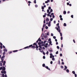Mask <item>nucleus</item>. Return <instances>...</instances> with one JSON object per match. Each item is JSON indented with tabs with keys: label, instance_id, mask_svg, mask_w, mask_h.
<instances>
[{
	"label": "nucleus",
	"instance_id": "obj_34",
	"mask_svg": "<svg viewBox=\"0 0 77 77\" xmlns=\"http://www.w3.org/2000/svg\"><path fill=\"white\" fill-rule=\"evenodd\" d=\"M2 69H3V68L2 67H1L0 68V70H2Z\"/></svg>",
	"mask_w": 77,
	"mask_h": 77
},
{
	"label": "nucleus",
	"instance_id": "obj_15",
	"mask_svg": "<svg viewBox=\"0 0 77 77\" xmlns=\"http://www.w3.org/2000/svg\"><path fill=\"white\" fill-rule=\"evenodd\" d=\"M72 73H73V74H75V71H72Z\"/></svg>",
	"mask_w": 77,
	"mask_h": 77
},
{
	"label": "nucleus",
	"instance_id": "obj_56",
	"mask_svg": "<svg viewBox=\"0 0 77 77\" xmlns=\"http://www.w3.org/2000/svg\"><path fill=\"white\" fill-rule=\"evenodd\" d=\"M71 17L72 18H73V15H71Z\"/></svg>",
	"mask_w": 77,
	"mask_h": 77
},
{
	"label": "nucleus",
	"instance_id": "obj_47",
	"mask_svg": "<svg viewBox=\"0 0 77 77\" xmlns=\"http://www.w3.org/2000/svg\"><path fill=\"white\" fill-rule=\"evenodd\" d=\"M0 48H1L2 49V48H3V46H0Z\"/></svg>",
	"mask_w": 77,
	"mask_h": 77
},
{
	"label": "nucleus",
	"instance_id": "obj_30",
	"mask_svg": "<svg viewBox=\"0 0 77 77\" xmlns=\"http://www.w3.org/2000/svg\"><path fill=\"white\" fill-rule=\"evenodd\" d=\"M50 20L51 21H53V18H51Z\"/></svg>",
	"mask_w": 77,
	"mask_h": 77
},
{
	"label": "nucleus",
	"instance_id": "obj_28",
	"mask_svg": "<svg viewBox=\"0 0 77 77\" xmlns=\"http://www.w3.org/2000/svg\"><path fill=\"white\" fill-rule=\"evenodd\" d=\"M50 10L49 9H48L47 10V13H48L49 12Z\"/></svg>",
	"mask_w": 77,
	"mask_h": 77
},
{
	"label": "nucleus",
	"instance_id": "obj_61",
	"mask_svg": "<svg viewBox=\"0 0 77 77\" xmlns=\"http://www.w3.org/2000/svg\"><path fill=\"white\" fill-rule=\"evenodd\" d=\"M46 54H48V51H47L46 53Z\"/></svg>",
	"mask_w": 77,
	"mask_h": 77
},
{
	"label": "nucleus",
	"instance_id": "obj_36",
	"mask_svg": "<svg viewBox=\"0 0 77 77\" xmlns=\"http://www.w3.org/2000/svg\"><path fill=\"white\" fill-rule=\"evenodd\" d=\"M32 47V45H29L28 48H29V47Z\"/></svg>",
	"mask_w": 77,
	"mask_h": 77
},
{
	"label": "nucleus",
	"instance_id": "obj_2",
	"mask_svg": "<svg viewBox=\"0 0 77 77\" xmlns=\"http://www.w3.org/2000/svg\"><path fill=\"white\" fill-rule=\"evenodd\" d=\"M1 73H2V74H3V73H4V74H6V71L2 70Z\"/></svg>",
	"mask_w": 77,
	"mask_h": 77
},
{
	"label": "nucleus",
	"instance_id": "obj_13",
	"mask_svg": "<svg viewBox=\"0 0 77 77\" xmlns=\"http://www.w3.org/2000/svg\"><path fill=\"white\" fill-rule=\"evenodd\" d=\"M66 12L65 11H64L63 12V14H64V15H65V14H66Z\"/></svg>",
	"mask_w": 77,
	"mask_h": 77
},
{
	"label": "nucleus",
	"instance_id": "obj_5",
	"mask_svg": "<svg viewBox=\"0 0 77 77\" xmlns=\"http://www.w3.org/2000/svg\"><path fill=\"white\" fill-rule=\"evenodd\" d=\"M54 56H52V60H53L54 61L55 60V59H54Z\"/></svg>",
	"mask_w": 77,
	"mask_h": 77
},
{
	"label": "nucleus",
	"instance_id": "obj_59",
	"mask_svg": "<svg viewBox=\"0 0 77 77\" xmlns=\"http://www.w3.org/2000/svg\"><path fill=\"white\" fill-rule=\"evenodd\" d=\"M51 41V38H49V39H48V41L50 42Z\"/></svg>",
	"mask_w": 77,
	"mask_h": 77
},
{
	"label": "nucleus",
	"instance_id": "obj_22",
	"mask_svg": "<svg viewBox=\"0 0 77 77\" xmlns=\"http://www.w3.org/2000/svg\"><path fill=\"white\" fill-rule=\"evenodd\" d=\"M60 68H62V69H63V68H64V67H63V66H60Z\"/></svg>",
	"mask_w": 77,
	"mask_h": 77
},
{
	"label": "nucleus",
	"instance_id": "obj_27",
	"mask_svg": "<svg viewBox=\"0 0 77 77\" xmlns=\"http://www.w3.org/2000/svg\"><path fill=\"white\" fill-rule=\"evenodd\" d=\"M57 27H58V28H58V29L59 30V29L60 30V26H58Z\"/></svg>",
	"mask_w": 77,
	"mask_h": 77
},
{
	"label": "nucleus",
	"instance_id": "obj_3",
	"mask_svg": "<svg viewBox=\"0 0 77 77\" xmlns=\"http://www.w3.org/2000/svg\"><path fill=\"white\" fill-rule=\"evenodd\" d=\"M51 21H50L49 22V23H48V27H50V26H51Z\"/></svg>",
	"mask_w": 77,
	"mask_h": 77
},
{
	"label": "nucleus",
	"instance_id": "obj_11",
	"mask_svg": "<svg viewBox=\"0 0 77 77\" xmlns=\"http://www.w3.org/2000/svg\"><path fill=\"white\" fill-rule=\"evenodd\" d=\"M49 51H50V53H51L53 52V50L52 49L50 50Z\"/></svg>",
	"mask_w": 77,
	"mask_h": 77
},
{
	"label": "nucleus",
	"instance_id": "obj_24",
	"mask_svg": "<svg viewBox=\"0 0 77 77\" xmlns=\"http://www.w3.org/2000/svg\"><path fill=\"white\" fill-rule=\"evenodd\" d=\"M45 29H48V26H46L45 27Z\"/></svg>",
	"mask_w": 77,
	"mask_h": 77
},
{
	"label": "nucleus",
	"instance_id": "obj_49",
	"mask_svg": "<svg viewBox=\"0 0 77 77\" xmlns=\"http://www.w3.org/2000/svg\"><path fill=\"white\" fill-rule=\"evenodd\" d=\"M5 54H6V53L5 52H4L3 53V55H5Z\"/></svg>",
	"mask_w": 77,
	"mask_h": 77
},
{
	"label": "nucleus",
	"instance_id": "obj_51",
	"mask_svg": "<svg viewBox=\"0 0 77 77\" xmlns=\"http://www.w3.org/2000/svg\"><path fill=\"white\" fill-rule=\"evenodd\" d=\"M58 51H57V52L56 53V54H58Z\"/></svg>",
	"mask_w": 77,
	"mask_h": 77
},
{
	"label": "nucleus",
	"instance_id": "obj_6",
	"mask_svg": "<svg viewBox=\"0 0 77 77\" xmlns=\"http://www.w3.org/2000/svg\"><path fill=\"white\" fill-rule=\"evenodd\" d=\"M47 35L46 33L45 34V36H44V37L45 38H47Z\"/></svg>",
	"mask_w": 77,
	"mask_h": 77
},
{
	"label": "nucleus",
	"instance_id": "obj_41",
	"mask_svg": "<svg viewBox=\"0 0 77 77\" xmlns=\"http://www.w3.org/2000/svg\"><path fill=\"white\" fill-rule=\"evenodd\" d=\"M45 24H43V27H45Z\"/></svg>",
	"mask_w": 77,
	"mask_h": 77
},
{
	"label": "nucleus",
	"instance_id": "obj_14",
	"mask_svg": "<svg viewBox=\"0 0 77 77\" xmlns=\"http://www.w3.org/2000/svg\"><path fill=\"white\" fill-rule=\"evenodd\" d=\"M46 21H47V22L48 21H49V19H48V18H47V19L46 20Z\"/></svg>",
	"mask_w": 77,
	"mask_h": 77
},
{
	"label": "nucleus",
	"instance_id": "obj_17",
	"mask_svg": "<svg viewBox=\"0 0 77 77\" xmlns=\"http://www.w3.org/2000/svg\"><path fill=\"white\" fill-rule=\"evenodd\" d=\"M38 41H39V42H41V40L40 39V38H38Z\"/></svg>",
	"mask_w": 77,
	"mask_h": 77
},
{
	"label": "nucleus",
	"instance_id": "obj_50",
	"mask_svg": "<svg viewBox=\"0 0 77 77\" xmlns=\"http://www.w3.org/2000/svg\"><path fill=\"white\" fill-rule=\"evenodd\" d=\"M51 15H54V13H52L51 14Z\"/></svg>",
	"mask_w": 77,
	"mask_h": 77
},
{
	"label": "nucleus",
	"instance_id": "obj_37",
	"mask_svg": "<svg viewBox=\"0 0 77 77\" xmlns=\"http://www.w3.org/2000/svg\"><path fill=\"white\" fill-rule=\"evenodd\" d=\"M45 64H43V65H42V66H43V67H44L45 66Z\"/></svg>",
	"mask_w": 77,
	"mask_h": 77
},
{
	"label": "nucleus",
	"instance_id": "obj_26",
	"mask_svg": "<svg viewBox=\"0 0 77 77\" xmlns=\"http://www.w3.org/2000/svg\"><path fill=\"white\" fill-rule=\"evenodd\" d=\"M66 72H69V70L68 69H67L66 70Z\"/></svg>",
	"mask_w": 77,
	"mask_h": 77
},
{
	"label": "nucleus",
	"instance_id": "obj_7",
	"mask_svg": "<svg viewBox=\"0 0 77 77\" xmlns=\"http://www.w3.org/2000/svg\"><path fill=\"white\" fill-rule=\"evenodd\" d=\"M64 67L65 68L64 69V70H66L67 69V67L66 66H65Z\"/></svg>",
	"mask_w": 77,
	"mask_h": 77
},
{
	"label": "nucleus",
	"instance_id": "obj_57",
	"mask_svg": "<svg viewBox=\"0 0 77 77\" xmlns=\"http://www.w3.org/2000/svg\"><path fill=\"white\" fill-rule=\"evenodd\" d=\"M60 20H61V21H62V20H63V18H60Z\"/></svg>",
	"mask_w": 77,
	"mask_h": 77
},
{
	"label": "nucleus",
	"instance_id": "obj_53",
	"mask_svg": "<svg viewBox=\"0 0 77 77\" xmlns=\"http://www.w3.org/2000/svg\"><path fill=\"white\" fill-rule=\"evenodd\" d=\"M51 36H53V34L52 33H51Z\"/></svg>",
	"mask_w": 77,
	"mask_h": 77
},
{
	"label": "nucleus",
	"instance_id": "obj_20",
	"mask_svg": "<svg viewBox=\"0 0 77 77\" xmlns=\"http://www.w3.org/2000/svg\"><path fill=\"white\" fill-rule=\"evenodd\" d=\"M51 43H52V42H51V41H50L49 42V44H51V45H53L52 44H51Z\"/></svg>",
	"mask_w": 77,
	"mask_h": 77
},
{
	"label": "nucleus",
	"instance_id": "obj_19",
	"mask_svg": "<svg viewBox=\"0 0 77 77\" xmlns=\"http://www.w3.org/2000/svg\"><path fill=\"white\" fill-rule=\"evenodd\" d=\"M64 26H66V23H64L63 24Z\"/></svg>",
	"mask_w": 77,
	"mask_h": 77
},
{
	"label": "nucleus",
	"instance_id": "obj_46",
	"mask_svg": "<svg viewBox=\"0 0 77 77\" xmlns=\"http://www.w3.org/2000/svg\"><path fill=\"white\" fill-rule=\"evenodd\" d=\"M50 56H54V55H53V54L51 53V54H50Z\"/></svg>",
	"mask_w": 77,
	"mask_h": 77
},
{
	"label": "nucleus",
	"instance_id": "obj_35",
	"mask_svg": "<svg viewBox=\"0 0 77 77\" xmlns=\"http://www.w3.org/2000/svg\"><path fill=\"white\" fill-rule=\"evenodd\" d=\"M2 77H5V74H2Z\"/></svg>",
	"mask_w": 77,
	"mask_h": 77
},
{
	"label": "nucleus",
	"instance_id": "obj_32",
	"mask_svg": "<svg viewBox=\"0 0 77 77\" xmlns=\"http://www.w3.org/2000/svg\"><path fill=\"white\" fill-rule=\"evenodd\" d=\"M4 51H7L8 50H7V49H6L5 48L4 49Z\"/></svg>",
	"mask_w": 77,
	"mask_h": 77
},
{
	"label": "nucleus",
	"instance_id": "obj_12",
	"mask_svg": "<svg viewBox=\"0 0 77 77\" xmlns=\"http://www.w3.org/2000/svg\"><path fill=\"white\" fill-rule=\"evenodd\" d=\"M39 47L40 48H41V49L42 48V47L41 46V45H39Z\"/></svg>",
	"mask_w": 77,
	"mask_h": 77
},
{
	"label": "nucleus",
	"instance_id": "obj_25",
	"mask_svg": "<svg viewBox=\"0 0 77 77\" xmlns=\"http://www.w3.org/2000/svg\"><path fill=\"white\" fill-rule=\"evenodd\" d=\"M29 46H27L26 47H25L24 48H25V49H26V48H29Z\"/></svg>",
	"mask_w": 77,
	"mask_h": 77
},
{
	"label": "nucleus",
	"instance_id": "obj_42",
	"mask_svg": "<svg viewBox=\"0 0 77 77\" xmlns=\"http://www.w3.org/2000/svg\"><path fill=\"white\" fill-rule=\"evenodd\" d=\"M42 10L44 9V7H42Z\"/></svg>",
	"mask_w": 77,
	"mask_h": 77
},
{
	"label": "nucleus",
	"instance_id": "obj_63",
	"mask_svg": "<svg viewBox=\"0 0 77 77\" xmlns=\"http://www.w3.org/2000/svg\"><path fill=\"white\" fill-rule=\"evenodd\" d=\"M5 77H8V76H7V75L5 74Z\"/></svg>",
	"mask_w": 77,
	"mask_h": 77
},
{
	"label": "nucleus",
	"instance_id": "obj_64",
	"mask_svg": "<svg viewBox=\"0 0 77 77\" xmlns=\"http://www.w3.org/2000/svg\"><path fill=\"white\" fill-rule=\"evenodd\" d=\"M75 77H77V75L76 74H75Z\"/></svg>",
	"mask_w": 77,
	"mask_h": 77
},
{
	"label": "nucleus",
	"instance_id": "obj_8",
	"mask_svg": "<svg viewBox=\"0 0 77 77\" xmlns=\"http://www.w3.org/2000/svg\"><path fill=\"white\" fill-rule=\"evenodd\" d=\"M6 63V61H4L3 62V65H4V66H5V64Z\"/></svg>",
	"mask_w": 77,
	"mask_h": 77
},
{
	"label": "nucleus",
	"instance_id": "obj_4",
	"mask_svg": "<svg viewBox=\"0 0 77 77\" xmlns=\"http://www.w3.org/2000/svg\"><path fill=\"white\" fill-rule=\"evenodd\" d=\"M5 69H6V68H5V67L3 66L2 71H5Z\"/></svg>",
	"mask_w": 77,
	"mask_h": 77
},
{
	"label": "nucleus",
	"instance_id": "obj_55",
	"mask_svg": "<svg viewBox=\"0 0 77 77\" xmlns=\"http://www.w3.org/2000/svg\"><path fill=\"white\" fill-rule=\"evenodd\" d=\"M47 15L48 17H49V16H50V14H48Z\"/></svg>",
	"mask_w": 77,
	"mask_h": 77
},
{
	"label": "nucleus",
	"instance_id": "obj_48",
	"mask_svg": "<svg viewBox=\"0 0 77 77\" xmlns=\"http://www.w3.org/2000/svg\"><path fill=\"white\" fill-rule=\"evenodd\" d=\"M50 12H53V10L52 9H51Z\"/></svg>",
	"mask_w": 77,
	"mask_h": 77
},
{
	"label": "nucleus",
	"instance_id": "obj_39",
	"mask_svg": "<svg viewBox=\"0 0 77 77\" xmlns=\"http://www.w3.org/2000/svg\"><path fill=\"white\" fill-rule=\"evenodd\" d=\"M48 9H49V10H50V9H51V7H48Z\"/></svg>",
	"mask_w": 77,
	"mask_h": 77
},
{
	"label": "nucleus",
	"instance_id": "obj_21",
	"mask_svg": "<svg viewBox=\"0 0 77 77\" xmlns=\"http://www.w3.org/2000/svg\"><path fill=\"white\" fill-rule=\"evenodd\" d=\"M44 36V33L42 34L41 37H43Z\"/></svg>",
	"mask_w": 77,
	"mask_h": 77
},
{
	"label": "nucleus",
	"instance_id": "obj_16",
	"mask_svg": "<svg viewBox=\"0 0 77 77\" xmlns=\"http://www.w3.org/2000/svg\"><path fill=\"white\" fill-rule=\"evenodd\" d=\"M35 48H38V45H36V47Z\"/></svg>",
	"mask_w": 77,
	"mask_h": 77
},
{
	"label": "nucleus",
	"instance_id": "obj_62",
	"mask_svg": "<svg viewBox=\"0 0 77 77\" xmlns=\"http://www.w3.org/2000/svg\"><path fill=\"white\" fill-rule=\"evenodd\" d=\"M35 6L36 8H37V7H38V5H35Z\"/></svg>",
	"mask_w": 77,
	"mask_h": 77
},
{
	"label": "nucleus",
	"instance_id": "obj_10",
	"mask_svg": "<svg viewBox=\"0 0 77 77\" xmlns=\"http://www.w3.org/2000/svg\"><path fill=\"white\" fill-rule=\"evenodd\" d=\"M45 68H46V69H48V70H50V69L48 68V67L46 66L45 67Z\"/></svg>",
	"mask_w": 77,
	"mask_h": 77
},
{
	"label": "nucleus",
	"instance_id": "obj_23",
	"mask_svg": "<svg viewBox=\"0 0 77 77\" xmlns=\"http://www.w3.org/2000/svg\"><path fill=\"white\" fill-rule=\"evenodd\" d=\"M32 48H36V47H35V46H32Z\"/></svg>",
	"mask_w": 77,
	"mask_h": 77
},
{
	"label": "nucleus",
	"instance_id": "obj_33",
	"mask_svg": "<svg viewBox=\"0 0 77 77\" xmlns=\"http://www.w3.org/2000/svg\"><path fill=\"white\" fill-rule=\"evenodd\" d=\"M17 51H18V50H15L13 51V52H17Z\"/></svg>",
	"mask_w": 77,
	"mask_h": 77
},
{
	"label": "nucleus",
	"instance_id": "obj_40",
	"mask_svg": "<svg viewBox=\"0 0 77 77\" xmlns=\"http://www.w3.org/2000/svg\"><path fill=\"white\" fill-rule=\"evenodd\" d=\"M52 17H53V18H54V17H55L54 15H53L52 16Z\"/></svg>",
	"mask_w": 77,
	"mask_h": 77
},
{
	"label": "nucleus",
	"instance_id": "obj_52",
	"mask_svg": "<svg viewBox=\"0 0 77 77\" xmlns=\"http://www.w3.org/2000/svg\"><path fill=\"white\" fill-rule=\"evenodd\" d=\"M43 59H45V56H43Z\"/></svg>",
	"mask_w": 77,
	"mask_h": 77
},
{
	"label": "nucleus",
	"instance_id": "obj_31",
	"mask_svg": "<svg viewBox=\"0 0 77 77\" xmlns=\"http://www.w3.org/2000/svg\"><path fill=\"white\" fill-rule=\"evenodd\" d=\"M38 44L39 45H40L41 44V42H39L38 43Z\"/></svg>",
	"mask_w": 77,
	"mask_h": 77
},
{
	"label": "nucleus",
	"instance_id": "obj_38",
	"mask_svg": "<svg viewBox=\"0 0 77 77\" xmlns=\"http://www.w3.org/2000/svg\"><path fill=\"white\" fill-rule=\"evenodd\" d=\"M2 63H0V66H2Z\"/></svg>",
	"mask_w": 77,
	"mask_h": 77
},
{
	"label": "nucleus",
	"instance_id": "obj_43",
	"mask_svg": "<svg viewBox=\"0 0 77 77\" xmlns=\"http://www.w3.org/2000/svg\"><path fill=\"white\" fill-rule=\"evenodd\" d=\"M57 48L58 49H59V46H57Z\"/></svg>",
	"mask_w": 77,
	"mask_h": 77
},
{
	"label": "nucleus",
	"instance_id": "obj_9",
	"mask_svg": "<svg viewBox=\"0 0 77 77\" xmlns=\"http://www.w3.org/2000/svg\"><path fill=\"white\" fill-rule=\"evenodd\" d=\"M43 46H44L45 48H47V45H45V44H43Z\"/></svg>",
	"mask_w": 77,
	"mask_h": 77
},
{
	"label": "nucleus",
	"instance_id": "obj_29",
	"mask_svg": "<svg viewBox=\"0 0 77 77\" xmlns=\"http://www.w3.org/2000/svg\"><path fill=\"white\" fill-rule=\"evenodd\" d=\"M34 3H35V4L36 3V0H35L34 1Z\"/></svg>",
	"mask_w": 77,
	"mask_h": 77
},
{
	"label": "nucleus",
	"instance_id": "obj_45",
	"mask_svg": "<svg viewBox=\"0 0 77 77\" xmlns=\"http://www.w3.org/2000/svg\"><path fill=\"white\" fill-rule=\"evenodd\" d=\"M53 38L54 39H56V36H54L53 37Z\"/></svg>",
	"mask_w": 77,
	"mask_h": 77
},
{
	"label": "nucleus",
	"instance_id": "obj_18",
	"mask_svg": "<svg viewBox=\"0 0 77 77\" xmlns=\"http://www.w3.org/2000/svg\"><path fill=\"white\" fill-rule=\"evenodd\" d=\"M1 60H2L1 62H2V63H3L4 60H3V59H1Z\"/></svg>",
	"mask_w": 77,
	"mask_h": 77
},
{
	"label": "nucleus",
	"instance_id": "obj_44",
	"mask_svg": "<svg viewBox=\"0 0 77 77\" xmlns=\"http://www.w3.org/2000/svg\"><path fill=\"white\" fill-rule=\"evenodd\" d=\"M33 45H36V43H34L33 44Z\"/></svg>",
	"mask_w": 77,
	"mask_h": 77
},
{
	"label": "nucleus",
	"instance_id": "obj_1",
	"mask_svg": "<svg viewBox=\"0 0 77 77\" xmlns=\"http://www.w3.org/2000/svg\"><path fill=\"white\" fill-rule=\"evenodd\" d=\"M57 30L60 33V36H62V33L60 32V29H59L58 28H57Z\"/></svg>",
	"mask_w": 77,
	"mask_h": 77
},
{
	"label": "nucleus",
	"instance_id": "obj_60",
	"mask_svg": "<svg viewBox=\"0 0 77 77\" xmlns=\"http://www.w3.org/2000/svg\"><path fill=\"white\" fill-rule=\"evenodd\" d=\"M47 35H48V36L49 35V32H48L47 34Z\"/></svg>",
	"mask_w": 77,
	"mask_h": 77
},
{
	"label": "nucleus",
	"instance_id": "obj_54",
	"mask_svg": "<svg viewBox=\"0 0 77 77\" xmlns=\"http://www.w3.org/2000/svg\"><path fill=\"white\" fill-rule=\"evenodd\" d=\"M60 56H61V57L62 56V54H60Z\"/></svg>",
	"mask_w": 77,
	"mask_h": 77
},
{
	"label": "nucleus",
	"instance_id": "obj_58",
	"mask_svg": "<svg viewBox=\"0 0 77 77\" xmlns=\"http://www.w3.org/2000/svg\"><path fill=\"white\" fill-rule=\"evenodd\" d=\"M45 17H46V16L45 15H44L43 16V17L44 18H45Z\"/></svg>",
	"mask_w": 77,
	"mask_h": 77
}]
</instances>
